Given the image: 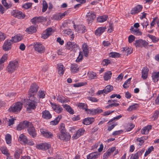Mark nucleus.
Returning a JSON list of instances; mask_svg holds the SVG:
<instances>
[{"label": "nucleus", "instance_id": "nucleus-31", "mask_svg": "<svg viewBox=\"0 0 159 159\" xmlns=\"http://www.w3.org/2000/svg\"><path fill=\"white\" fill-rule=\"evenodd\" d=\"M152 127V126L151 125H148L144 127L141 131V133L143 134H147L151 129Z\"/></svg>", "mask_w": 159, "mask_h": 159}, {"label": "nucleus", "instance_id": "nucleus-34", "mask_svg": "<svg viewBox=\"0 0 159 159\" xmlns=\"http://www.w3.org/2000/svg\"><path fill=\"white\" fill-rule=\"evenodd\" d=\"M100 154L96 153H92L88 155L87 157V159H95L99 156Z\"/></svg>", "mask_w": 159, "mask_h": 159}, {"label": "nucleus", "instance_id": "nucleus-41", "mask_svg": "<svg viewBox=\"0 0 159 159\" xmlns=\"http://www.w3.org/2000/svg\"><path fill=\"white\" fill-rule=\"evenodd\" d=\"M2 3L6 9L10 8L12 6V4L11 3H8L7 0H2Z\"/></svg>", "mask_w": 159, "mask_h": 159}, {"label": "nucleus", "instance_id": "nucleus-6", "mask_svg": "<svg viewBox=\"0 0 159 159\" xmlns=\"http://www.w3.org/2000/svg\"><path fill=\"white\" fill-rule=\"evenodd\" d=\"M34 48L35 50L39 53H42L45 51V47L39 42L35 43L34 44Z\"/></svg>", "mask_w": 159, "mask_h": 159}, {"label": "nucleus", "instance_id": "nucleus-38", "mask_svg": "<svg viewBox=\"0 0 159 159\" xmlns=\"http://www.w3.org/2000/svg\"><path fill=\"white\" fill-rule=\"evenodd\" d=\"M152 78L153 81L154 82H157L159 79V75L158 74L157 72H154L152 74Z\"/></svg>", "mask_w": 159, "mask_h": 159}, {"label": "nucleus", "instance_id": "nucleus-2", "mask_svg": "<svg viewBox=\"0 0 159 159\" xmlns=\"http://www.w3.org/2000/svg\"><path fill=\"white\" fill-rule=\"evenodd\" d=\"M18 66L17 61L14 60L10 61L7 68L8 72L11 73L16 70Z\"/></svg>", "mask_w": 159, "mask_h": 159}, {"label": "nucleus", "instance_id": "nucleus-18", "mask_svg": "<svg viewBox=\"0 0 159 159\" xmlns=\"http://www.w3.org/2000/svg\"><path fill=\"white\" fill-rule=\"evenodd\" d=\"M95 18L96 15L94 12H89L86 15L87 20L89 24L92 22L93 19Z\"/></svg>", "mask_w": 159, "mask_h": 159}, {"label": "nucleus", "instance_id": "nucleus-53", "mask_svg": "<svg viewBox=\"0 0 159 159\" xmlns=\"http://www.w3.org/2000/svg\"><path fill=\"white\" fill-rule=\"evenodd\" d=\"M48 7V5L45 1H43V8L42 11L43 12H45Z\"/></svg>", "mask_w": 159, "mask_h": 159}, {"label": "nucleus", "instance_id": "nucleus-9", "mask_svg": "<svg viewBox=\"0 0 159 159\" xmlns=\"http://www.w3.org/2000/svg\"><path fill=\"white\" fill-rule=\"evenodd\" d=\"M29 126H31V123L25 121L23 122L20 123L17 127V129L18 130H21L26 128H28Z\"/></svg>", "mask_w": 159, "mask_h": 159}, {"label": "nucleus", "instance_id": "nucleus-19", "mask_svg": "<svg viewBox=\"0 0 159 159\" xmlns=\"http://www.w3.org/2000/svg\"><path fill=\"white\" fill-rule=\"evenodd\" d=\"M28 131L29 134L33 138L36 137L37 134L36 130L31 123V126H29L28 127Z\"/></svg>", "mask_w": 159, "mask_h": 159}, {"label": "nucleus", "instance_id": "nucleus-35", "mask_svg": "<svg viewBox=\"0 0 159 159\" xmlns=\"http://www.w3.org/2000/svg\"><path fill=\"white\" fill-rule=\"evenodd\" d=\"M106 28L104 27L98 28L95 32V34L96 35H100L105 30Z\"/></svg>", "mask_w": 159, "mask_h": 159}, {"label": "nucleus", "instance_id": "nucleus-50", "mask_svg": "<svg viewBox=\"0 0 159 159\" xmlns=\"http://www.w3.org/2000/svg\"><path fill=\"white\" fill-rule=\"evenodd\" d=\"M148 36L149 37L154 43H156L158 41L159 39L152 35L148 34Z\"/></svg>", "mask_w": 159, "mask_h": 159}, {"label": "nucleus", "instance_id": "nucleus-33", "mask_svg": "<svg viewBox=\"0 0 159 159\" xmlns=\"http://www.w3.org/2000/svg\"><path fill=\"white\" fill-rule=\"evenodd\" d=\"M70 70L72 73H76L79 70L78 66L75 64H72L70 67Z\"/></svg>", "mask_w": 159, "mask_h": 159}, {"label": "nucleus", "instance_id": "nucleus-12", "mask_svg": "<svg viewBox=\"0 0 159 159\" xmlns=\"http://www.w3.org/2000/svg\"><path fill=\"white\" fill-rule=\"evenodd\" d=\"M12 42L11 40L8 39L6 40L3 45V49L5 51H8L11 48Z\"/></svg>", "mask_w": 159, "mask_h": 159}, {"label": "nucleus", "instance_id": "nucleus-37", "mask_svg": "<svg viewBox=\"0 0 159 159\" xmlns=\"http://www.w3.org/2000/svg\"><path fill=\"white\" fill-rule=\"evenodd\" d=\"M57 100L58 102L61 103L66 102H67L66 99L61 95H59L57 97Z\"/></svg>", "mask_w": 159, "mask_h": 159}, {"label": "nucleus", "instance_id": "nucleus-51", "mask_svg": "<svg viewBox=\"0 0 159 159\" xmlns=\"http://www.w3.org/2000/svg\"><path fill=\"white\" fill-rule=\"evenodd\" d=\"M7 58V55L5 54L2 56L0 59V63L2 64L6 61Z\"/></svg>", "mask_w": 159, "mask_h": 159}, {"label": "nucleus", "instance_id": "nucleus-22", "mask_svg": "<svg viewBox=\"0 0 159 159\" xmlns=\"http://www.w3.org/2000/svg\"><path fill=\"white\" fill-rule=\"evenodd\" d=\"M82 49V52L84 53V56L86 57H88L89 53V48L86 43H84L83 44Z\"/></svg>", "mask_w": 159, "mask_h": 159}, {"label": "nucleus", "instance_id": "nucleus-47", "mask_svg": "<svg viewBox=\"0 0 159 159\" xmlns=\"http://www.w3.org/2000/svg\"><path fill=\"white\" fill-rule=\"evenodd\" d=\"M131 79V78L128 79L124 83L123 85V87L124 88L127 89L129 87V84L130 83Z\"/></svg>", "mask_w": 159, "mask_h": 159}, {"label": "nucleus", "instance_id": "nucleus-13", "mask_svg": "<svg viewBox=\"0 0 159 159\" xmlns=\"http://www.w3.org/2000/svg\"><path fill=\"white\" fill-rule=\"evenodd\" d=\"M74 27L76 31L79 33H83L86 31L85 26L83 25H74Z\"/></svg>", "mask_w": 159, "mask_h": 159}, {"label": "nucleus", "instance_id": "nucleus-10", "mask_svg": "<svg viewBox=\"0 0 159 159\" xmlns=\"http://www.w3.org/2000/svg\"><path fill=\"white\" fill-rule=\"evenodd\" d=\"M50 104L52 108L57 113H60L62 112L63 108L61 106L52 102H51Z\"/></svg>", "mask_w": 159, "mask_h": 159}, {"label": "nucleus", "instance_id": "nucleus-26", "mask_svg": "<svg viewBox=\"0 0 159 159\" xmlns=\"http://www.w3.org/2000/svg\"><path fill=\"white\" fill-rule=\"evenodd\" d=\"M148 69L146 67H144L142 71V78L144 80L146 79L148 77Z\"/></svg>", "mask_w": 159, "mask_h": 159}, {"label": "nucleus", "instance_id": "nucleus-39", "mask_svg": "<svg viewBox=\"0 0 159 159\" xmlns=\"http://www.w3.org/2000/svg\"><path fill=\"white\" fill-rule=\"evenodd\" d=\"M36 27L34 26H31L30 27L27 28L26 30V32L29 34L35 32L36 31Z\"/></svg>", "mask_w": 159, "mask_h": 159}, {"label": "nucleus", "instance_id": "nucleus-30", "mask_svg": "<svg viewBox=\"0 0 159 159\" xmlns=\"http://www.w3.org/2000/svg\"><path fill=\"white\" fill-rule=\"evenodd\" d=\"M0 150L2 153L5 155L7 157H9L10 156V154L9 152V151L7 148L5 146H2L0 148Z\"/></svg>", "mask_w": 159, "mask_h": 159}, {"label": "nucleus", "instance_id": "nucleus-44", "mask_svg": "<svg viewBox=\"0 0 159 159\" xmlns=\"http://www.w3.org/2000/svg\"><path fill=\"white\" fill-rule=\"evenodd\" d=\"M138 107V105L137 104H133L129 107L127 109V110L128 111H131L133 110H135Z\"/></svg>", "mask_w": 159, "mask_h": 159}, {"label": "nucleus", "instance_id": "nucleus-45", "mask_svg": "<svg viewBox=\"0 0 159 159\" xmlns=\"http://www.w3.org/2000/svg\"><path fill=\"white\" fill-rule=\"evenodd\" d=\"M112 73L110 71H109L106 73L104 75V79L105 80H107L109 79L111 76Z\"/></svg>", "mask_w": 159, "mask_h": 159}, {"label": "nucleus", "instance_id": "nucleus-32", "mask_svg": "<svg viewBox=\"0 0 159 159\" xmlns=\"http://www.w3.org/2000/svg\"><path fill=\"white\" fill-rule=\"evenodd\" d=\"M122 51L123 52L127 55L131 54L132 52L133 49L131 48H129L128 47L123 48Z\"/></svg>", "mask_w": 159, "mask_h": 159}, {"label": "nucleus", "instance_id": "nucleus-14", "mask_svg": "<svg viewBox=\"0 0 159 159\" xmlns=\"http://www.w3.org/2000/svg\"><path fill=\"white\" fill-rule=\"evenodd\" d=\"M85 111L88 114L93 115L97 113H101L102 112V110L101 109L98 108L96 109H89L87 108L85 109Z\"/></svg>", "mask_w": 159, "mask_h": 159}, {"label": "nucleus", "instance_id": "nucleus-64", "mask_svg": "<svg viewBox=\"0 0 159 159\" xmlns=\"http://www.w3.org/2000/svg\"><path fill=\"white\" fill-rule=\"evenodd\" d=\"M53 18L56 20L61 19L60 13H57L54 15L53 16Z\"/></svg>", "mask_w": 159, "mask_h": 159}, {"label": "nucleus", "instance_id": "nucleus-7", "mask_svg": "<svg viewBox=\"0 0 159 159\" xmlns=\"http://www.w3.org/2000/svg\"><path fill=\"white\" fill-rule=\"evenodd\" d=\"M54 32L52 28H47L43 33L42 38L43 39H46L50 35H52Z\"/></svg>", "mask_w": 159, "mask_h": 159}, {"label": "nucleus", "instance_id": "nucleus-49", "mask_svg": "<svg viewBox=\"0 0 159 159\" xmlns=\"http://www.w3.org/2000/svg\"><path fill=\"white\" fill-rule=\"evenodd\" d=\"M159 115V111H156L154 113L153 116L151 117L152 120H156L158 117Z\"/></svg>", "mask_w": 159, "mask_h": 159}, {"label": "nucleus", "instance_id": "nucleus-46", "mask_svg": "<svg viewBox=\"0 0 159 159\" xmlns=\"http://www.w3.org/2000/svg\"><path fill=\"white\" fill-rule=\"evenodd\" d=\"M88 77L91 79H96L97 75L96 73L93 72H90L88 73Z\"/></svg>", "mask_w": 159, "mask_h": 159}, {"label": "nucleus", "instance_id": "nucleus-28", "mask_svg": "<svg viewBox=\"0 0 159 159\" xmlns=\"http://www.w3.org/2000/svg\"><path fill=\"white\" fill-rule=\"evenodd\" d=\"M130 30L133 34L135 35L139 36L141 35L142 34V32L140 31L139 29L138 28L131 27Z\"/></svg>", "mask_w": 159, "mask_h": 159}, {"label": "nucleus", "instance_id": "nucleus-27", "mask_svg": "<svg viewBox=\"0 0 159 159\" xmlns=\"http://www.w3.org/2000/svg\"><path fill=\"white\" fill-rule=\"evenodd\" d=\"M27 139L25 135L23 134H22L20 135L18 140L21 143L25 144L27 142Z\"/></svg>", "mask_w": 159, "mask_h": 159}, {"label": "nucleus", "instance_id": "nucleus-40", "mask_svg": "<svg viewBox=\"0 0 159 159\" xmlns=\"http://www.w3.org/2000/svg\"><path fill=\"white\" fill-rule=\"evenodd\" d=\"M107 18V16L104 15L98 17L97 18V20L98 22L101 23L106 21Z\"/></svg>", "mask_w": 159, "mask_h": 159}, {"label": "nucleus", "instance_id": "nucleus-63", "mask_svg": "<svg viewBox=\"0 0 159 159\" xmlns=\"http://www.w3.org/2000/svg\"><path fill=\"white\" fill-rule=\"evenodd\" d=\"M135 39V37L134 36L131 35H129L128 37V41L130 43L133 42Z\"/></svg>", "mask_w": 159, "mask_h": 159}, {"label": "nucleus", "instance_id": "nucleus-55", "mask_svg": "<svg viewBox=\"0 0 159 159\" xmlns=\"http://www.w3.org/2000/svg\"><path fill=\"white\" fill-rule=\"evenodd\" d=\"M38 95L40 98H44L45 95V93L44 91H39L38 93Z\"/></svg>", "mask_w": 159, "mask_h": 159}, {"label": "nucleus", "instance_id": "nucleus-58", "mask_svg": "<svg viewBox=\"0 0 159 159\" xmlns=\"http://www.w3.org/2000/svg\"><path fill=\"white\" fill-rule=\"evenodd\" d=\"M86 84V83L80 82L73 84V86L75 87H79L83 86Z\"/></svg>", "mask_w": 159, "mask_h": 159}, {"label": "nucleus", "instance_id": "nucleus-36", "mask_svg": "<svg viewBox=\"0 0 159 159\" xmlns=\"http://www.w3.org/2000/svg\"><path fill=\"white\" fill-rule=\"evenodd\" d=\"M22 38V36L17 35L12 37L11 40L12 42H17L21 40Z\"/></svg>", "mask_w": 159, "mask_h": 159}, {"label": "nucleus", "instance_id": "nucleus-54", "mask_svg": "<svg viewBox=\"0 0 159 159\" xmlns=\"http://www.w3.org/2000/svg\"><path fill=\"white\" fill-rule=\"evenodd\" d=\"M83 57L82 52L80 51L79 52V56L76 60V61L77 62H78L81 61L83 59Z\"/></svg>", "mask_w": 159, "mask_h": 159}, {"label": "nucleus", "instance_id": "nucleus-23", "mask_svg": "<svg viewBox=\"0 0 159 159\" xmlns=\"http://www.w3.org/2000/svg\"><path fill=\"white\" fill-rule=\"evenodd\" d=\"M42 117L45 119L48 120L51 119L52 116L50 112L48 110H45L42 112Z\"/></svg>", "mask_w": 159, "mask_h": 159}, {"label": "nucleus", "instance_id": "nucleus-11", "mask_svg": "<svg viewBox=\"0 0 159 159\" xmlns=\"http://www.w3.org/2000/svg\"><path fill=\"white\" fill-rule=\"evenodd\" d=\"M51 147L50 144L47 143H45L37 144L36 148L39 149H41L43 150L48 149Z\"/></svg>", "mask_w": 159, "mask_h": 159}, {"label": "nucleus", "instance_id": "nucleus-56", "mask_svg": "<svg viewBox=\"0 0 159 159\" xmlns=\"http://www.w3.org/2000/svg\"><path fill=\"white\" fill-rule=\"evenodd\" d=\"M153 148L151 146L146 151L144 154V156H147L153 149Z\"/></svg>", "mask_w": 159, "mask_h": 159}, {"label": "nucleus", "instance_id": "nucleus-62", "mask_svg": "<svg viewBox=\"0 0 159 159\" xmlns=\"http://www.w3.org/2000/svg\"><path fill=\"white\" fill-rule=\"evenodd\" d=\"M32 5V3L31 2H27L23 5V7L26 9H28L30 8Z\"/></svg>", "mask_w": 159, "mask_h": 159}, {"label": "nucleus", "instance_id": "nucleus-43", "mask_svg": "<svg viewBox=\"0 0 159 159\" xmlns=\"http://www.w3.org/2000/svg\"><path fill=\"white\" fill-rule=\"evenodd\" d=\"M61 118V115L57 117H56L55 119L50 122V124L52 125H57L60 119Z\"/></svg>", "mask_w": 159, "mask_h": 159}, {"label": "nucleus", "instance_id": "nucleus-20", "mask_svg": "<svg viewBox=\"0 0 159 159\" xmlns=\"http://www.w3.org/2000/svg\"><path fill=\"white\" fill-rule=\"evenodd\" d=\"M85 132V130L84 129H80L78 130L76 133L74 134L72 138L74 139H77L80 136L83 135Z\"/></svg>", "mask_w": 159, "mask_h": 159}, {"label": "nucleus", "instance_id": "nucleus-25", "mask_svg": "<svg viewBox=\"0 0 159 159\" xmlns=\"http://www.w3.org/2000/svg\"><path fill=\"white\" fill-rule=\"evenodd\" d=\"M57 68L58 69V74L60 75H62L65 70L63 65L61 63L58 64L57 65Z\"/></svg>", "mask_w": 159, "mask_h": 159}, {"label": "nucleus", "instance_id": "nucleus-57", "mask_svg": "<svg viewBox=\"0 0 159 159\" xmlns=\"http://www.w3.org/2000/svg\"><path fill=\"white\" fill-rule=\"evenodd\" d=\"M110 57H118L120 56V54L119 53L116 52H112L110 53Z\"/></svg>", "mask_w": 159, "mask_h": 159}, {"label": "nucleus", "instance_id": "nucleus-3", "mask_svg": "<svg viewBox=\"0 0 159 159\" xmlns=\"http://www.w3.org/2000/svg\"><path fill=\"white\" fill-rule=\"evenodd\" d=\"M22 108V104L18 102L13 104L9 109V110L11 112L16 113L19 112Z\"/></svg>", "mask_w": 159, "mask_h": 159}, {"label": "nucleus", "instance_id": "nucleus-60", "mask_svg": "<svg viewBox=\"0 0 159 159\" xmlns=\"http://www.w3.org/2000/svg\"><path fill=\"white\" fill-rule=\"evenodd\" d=\"M115 149H116V147H113L110 148H109L107 152L110 156L114 152L115 150Z\"/></svg>", "mask_w": 159, "mask_h": 159}, {"label": "nucleus", "instance_id": "nucleus-24", "mask_svg": "<svg viewBox=\"0 0 159 159\" xmlns=\"http://www.w3.org/2000/svg\"><path fill=\"white\" fill-rule=\"evenodd\" d=\"M148 137L147 136H143L140 138H138L136 139V143L138 146H141L144 143V141Z\"/></svg>", "mask_w": 159, "mask_h": 159}, {"label": "nucleus", "instance_id": "nucleus-4", "mask_svg": "<svg viewBox=\"0 0 159 159\" xmlns=\"http://www.w3.org/2000/svg\"><path fill=\"white\" fill-rule=\"evenodd\" d=\"M29 99L27 100L26 107L27 110L28 109H34L36 107V104L37 102L36 99L34 97L31 98L29 97Z\"/></svg>", "mask_w": 159, "mask_h": 159}, {"label": "nucleus", "instance_id": "nucleus-8", "mask_svg": "<svg viewBox=\"0 0 159 159\" xmlns=\"http://www.w3.org/2000/svg\"><path fill=\"white\" fill-rule=\"evenodd\" d=\"M47 20L46 18L43 16L35 17L32 18L31 21L32 24H36L45 22Z\"/></svg>", "mask_w": 159, "mask_h": 159}, {"label": "nucleus", "instance_id": "nucleus-16", "mask_svg": "<svg viewBox=\"0 0 159 159\" xmlns=\"http://www.w3.org/2000/svg\"><path fill=\"white\" fill-rule=\"evenodd\" d=\"M134 44L136 47H142L146 46L148 44V43L145 40L140 39L136 40Z\"/></svg>", "mask_w": 159, "mask_h": 159}, {"label": "nucleus", "instance_id": "nucleus-17", "mask_svg": "<svg viewBox=\"0 0 159 159\" xmlns=\"http://www.w3.org/2000/svg\"><path fill=\"white\" fill-rule=\"evenodd\" d=\"M40 131L43 136L46 138H51L53 136L52 134L46 129H40Z\"/></svg>", "mask_w": 159, "mask_h": 159}, {"label": "nucleus", "instance_id": "nucleus-61", "mask_svg": "<svg viewBox=\"0 0 159 159\" xmlns=\"http://www.w3.org/2000/svg\"><path fill=\"white\" fill-rule=\"evenodd\" d=\"M25 16V15L21 11H19L16 17L20 19H23Z\"/></svg>", "mask_w": 159, "mask_h": 159}, {"label": "nucleus", "instance_id": "nucleus-48", "mask_svg": "<svg viewBox=\"0 0 159 159\" xmlns=\"http://www.w3.org/2000/svg\"><path fill=\"white\" fill-rule=\"evenodd\" d=\"M113 89V87L112 86L110 85H108L104 89L105 93H107L109 92H110Z\"/></svg>", "mask_w": 159, "mask_h": 159}, {"label": "nucleus", "instance_id": "nucleus-1", "mask_svg": "<svg viewBox=\"0 0 159 159\" xmlns=\"http://www.w3.org/2000/svg\"><path fill=\"white\" fill-rule=\"evenodd\" d=\"M64 128V126L61 127L60 129V133L57 135V137L62 140L67 141L70 139V136L68 133L66 132Z\"/></svg>", "mask_w": 159, "mask_h": 159}, {"label": "nucleus", "instance_id": "nucleus-29", "mask_svg": "<svg viewBox=\"0 0 159 159\" xmlns=\"http://www.w3.org/2000/svg\"><path fill=\"white\" fill-rule=\"evenodd\" d=\"M94 119L93 117H88L85 118L83 120V123L85 125H89L92 123Z\"/></svg>", "mask_w": 159, "mask_h": 159}, {"label": "nucleus", "instance_id": "nucleus-59", "mask_svg": "<svg viewBox=\"0 0 159 159\" xmlns=\"http://www.w3.org/2000/svg\"><path fill=\"white\" fill-rule=\"evenodd\" d=\"M78 106L79 107H81L82 109H84L85 110V109H86L87 107V104L83 103H79L78 104Z\"/></svg>", "mask_w": 159, "mask_h": 159}, {"label": "nucleus", "instance_id": "nucleus-52", "mask_svg": "<svg viewBox=\"0 0 159 159\" xmlns=\"http://www.w3.org/2000/svg\"><path fill=\"white\" fill-rule=\"evenodd\" d=\"M5 139L6 143L8 144H10L11 143V136L9 134L6 135Z\"/></svg>", "mask_w": 159, "mask_h": 159}, {"label": "nucleus", "instance_id": "nucleus-15", "mask_svg": "<svg viewBox=\"0 0 159 159\" xmlns=\"http://www.w3.org/2000/svg\"><path fill=\"white\" fill-rule=\"evenodd\" d=\"M142 5H138L132 9L130 11V13L132 15L137 14L140 12L142 11Z\"/></svg>", "mask_w": 159, "mask_h": 159}, {"label": "nucleus", "instance_id": "nucleus-42", "mask_svg": "<svg viewBox=\"0 0 159 159\" xmlns=\"http://www.w3.org/2000/svg\"><path fill=\"white\" fill-rule=\"evenodd\" d=\"M63 107L66 109L67 111L70 114H74V111L69 106L66 104H65L63 105Z\"/></svg>", "mask_w": 159, "mask_h": 159}, {"label": "nucleus", "instance_id": "nucleus-21", "mask_svg": "<svg viewBox=\"0 0 159 159\" xmlns=\"http://www.w3.org/2000/svg\"><path fill=\"white\" fill-rule=\"evenodd\" d=\"M77 45L75 43H72L71 42H68L67 43V46L66 48L67 49L70 50H75V48H77Z\"/></svg>", "mask_w": 159, "mask_h": 159}, {"label": "nucleus", "instance_id": "nucleus-5", "mask_svg": "<svg viewBox=\"0 0 159 159\" xmlns=\"http://www.w3.org/2000/svg\"><path fill=\"white\" fill-rule=\"evenodd\" d=\"M38 86L36 84H33L32 85L29 90V95L30 96L29 97L33 98V97H34V95L38 91Z\"/></svg>", "mask_w": 159, "mask_h": 159}]
</instances>
